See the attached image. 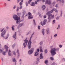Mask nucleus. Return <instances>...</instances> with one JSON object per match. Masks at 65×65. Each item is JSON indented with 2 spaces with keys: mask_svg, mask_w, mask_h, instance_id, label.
Listing matches in <instances>:
<instances>
[{
  "mask_svg": "<svg viewBox=\"0 0 65 65\" xmlns=\"http://www.w3.org/2000/svg\"><path fill=\"white\" fill-rule=\"evenodd\" d=\"M59 48H55L51 50L50 51L51 55L53 56L54 55H56V51H59Z\"/></svg>",
  "mask_w": 65,
  "mask_h": 65,
  "instance_id": "1",
  "label": "nucleus"
},
{
  "mask_svg": "<svg viewBox=\"0 0 65 65\" xmlns=\"http://www.w3.org/2000/svg\"><path fill=\"white\" fill-rule=\"evenodd\" d=\"M34 32H33V33L32 34L31 36V37L30 39L28 41V48L30 49V48L31 47V43H32V42L31 41V38L32 37V36L34 35Z\"/></svg>",
  "mask_w": 65,
  "mask_h": 65,
  "instance_id": "2",
  "label": "nucleus"
},
{
  "mask_svg": "<svg viewBox=\"0 0 65 65\" xmlns=\"http://www.w3.org/2000/svg\"><path fill=\"white\" fill-rule=\"evenodd\" d=\"M13 18L15 20H16V21H18V20L20 21V17H19L18 18V15H14L13 17Z\"/></svg>",
  "mask_w": 65,
  "mask_h": 65,
  "instance_id": "3",
  "label": "nucleus"
},
{
  "mask_svg": "<svg viewBox=\"0 0 65 65\" xmlns=\"http://www.w3.org/2000/svg\"><path fill=\"white\" fill-rule=\"evenodd\" d=\"M51 18H52V19H54V15H52V14H50L48 16V20H51Z\"/></svg>",
  "mask_w": 65,
  "mask_h": 65,
  "instance_id": "4",
  "label": "nucleus"
},
{
  "mask_svg": "<svg viewBox=\"0 0 65 65\" xmlns=\"http://www.w3.org/2000/svg\"><path fill=\"white\" fill-rule=\"evenodd\" d=\"M28 19H33V16L32 15V14L31 13L29 12L28 13Z\"/></svg>",
  "mask_w": 65,
  "mask_h": 65,
  "instance_id": "5",
  "label": "nucleus"
},
{
  "mask_svg": "<svg viewBox=\"0 0 65 65\" xmlns=\"http://www.w3.org/2000/svg\"><path fill=\"white\" fill-rule=\"evenodd\" d=\"M46 21V20H44V21H43V22L41 21V24L42 26H44V25H45L46 24V21Z\"/></svg>",
  "mask_w": 65,
  "mask_h": 65,
  "instance_id": "6",
  "label": "nucleus"
},
{
  "mask_svg": "<svg viewBox=\"0 0 65 65\" xmlns=\"http://www.w3.org/2000/svg\"><path fill=\"white\" fill-rule=\"evenodd\" d=\"M31 50H29L28 52V53L29 55H31V54H32V53H33V51H34V48H32L31 49Z\"/></svg>",
  "mask_w": 65,
  "mask_h": 65,
  "instance_id": "7",
  "label": "nucleus"
},
{
  "mask_svg": "<svg viewBox=\"0 0 65 65\" xmlns=\"http://www.w3.org/2000/svg\"><path fill=\"white\" fill-rule=\"evenodd\" d=\"M46 4H48L49 5H51L52 3L51 2V1L50 0H46Z\"/></svg>",
  "mask_w": 65,
  "mask_h": 65,
  "instance_id": "8",
  "label": "nucleus"
},
{
  "mask_svg": "<svg viewBox=\"0 0 65 65\" xmlns=\"http://www.w3.org/2000/svg\"><path fill=\"white\" fill-rule=\"evenodd\" d=\"M6 33V31H5V30H4L3 32L1 34V36L2 37H4V35H5V33Z\"/></svg>",
  "mask_w": 65,
  "mask_h": 65,
  "instance_id": "9",
  "label": "nucleus"
},
{
  "mask_svg": "<svg viewBox=\"0 0 65 65\" xmlns=\"http://www.w3.org/2000/svg\"><path fill=\"white\" fill-rule=\"evenodd\" d=\"M54 11V9H52L50 11L48 12L47 13H46V15H48V14H50L51 13H52V12H53Z\"/></svg>",
  "mask_w": 65,
  "mask_h": 65,
  "instance_id": "10",
  "label": "nucleus"
},
{
  "mask_svg": "<svg viewBox=\"0 0 65 65\" xmlns=\"http://www.w3.org/2000/svg\"><path fill=\"white\" fill-rule=\"evenodd\" d=\"M5 49L6 50V52H8V48L9 47L7 46H6V45H5Z\"/></svg>",
  "mask_w": 65,
  "mask_h": 65,
  "instance_id": "11",
  "label": "nucleus"
},
{
  "mask_svg": "<svg viewBox=\"0 0 65 65\" xmlns=\"http://www.w3.org/2000/svg\"><path fill=\"white\" fill-rule=\"evenodd\" d=\"M13 38H14L15 39L17 38V32H15V34L13 36Z\"/></svg>",
  "mask_w": 65,
  "mask_h": 65,
  "instance_id": "12",
  "label": "nucleus"
},
{
  "mask_svg": "<svg viewBox=\"0 0 65 65\" xmlns=\"http://www.w3.org/2000/svg\"><path fill=\"white\" fill-rule=\"evenodd\" d=\"M45 5H43L42 6V9L43 10H44V9L45 8Z\"/></svg>",
  "mask_w": 65,
  "mask_h": 65,
  "instance_id": "13",
  "label": "nucleus"
},
{
  "mask_svg": "<svg viewBox=\"0 0 65 65\" xmlns=\"http://www.w3.org/2000/svg\"><path fill=\"white\" fill-rule=\"evenodd\" d=\"M24 41L25 42V43H26V45H27V43H28V40H27V38H26Z\"/></svg>",
  "mask_w": 65,
  "mask_h": 65,
  "instance_id": "14",
  "label": "nucleus"
},
{
  "mask_svg": "<svg viewBox=\"0 0 65 65\" xmlns=\"http://www.w3.org/2000/svg\"><path fill=\"white\" fill-rule=\"evenodd\" d=\"M43 57L42 56V53H41L40 54V59H43Z\"/></svg>",
  "mask_w": 65,
  "mask_h": 65,
  "instance_id": "15",
  "label": "nucleus"
},
{
  "mask_svg": "<svg viewBox=\"0 0 65 65\" xmlns=\"http://www.w3.org/2000/svg\"><path fill=\"white\" fill-rule=\"evenodd\" d=\"M30 5H31L32 6H35V3L33 2L31 3V4H30Z\"/></svg>",
  "mask_w": 65,
  "mask_h": 65,
  "instance_id": "16",
  "label": "nucleus"
},
{
  "mask_svg": "<svg viewBox=\"0 0 65 65\" xmlns=\"http://www.w3.org/2000/svg\"><path fill=\"white\" fill-rule=\"evenodd\" d=\"M25 13H26V12H23V15L22 16V19H24V14H25Z\"/></svg>",
  "mask_w": 65,
  "mask_h": 65,
  "instance_id": "17",
  "label": "nucleus"
},
{
  "mask_svg": "<svg viewBox=\"0 0 65 65\" xmlns=\"http://www.w3.org/2000/svg\"><path fill=\"white\" fill-rule=\"evenodd\" d=\"M11 51H10V50H9V52L8 53L9 56H11V53H11Z\"/></svg>",
  "mask_w": 65,
  "mask_h": 65,
  "instance_id": "18",
  "label": "nucleus"
},
{
  "mask_svg": "<svg viewBox=\"0 0 65 65\" xmlns=\"http://www.w3.org/2000/svg\"><path fill=\"white\" fill-rule=\"evenodd\" d=\"M17 53L18 54V56L19 57V56H20V53H19V50H17Z\"/></svg>",
  "mask_w": 65,
  "mask_h": 65,
  "instance_id": "19",
  "label": "nucleus"
},
{
  "mask_svg": "<svg viewBox=\"0 0 65 65\" xmlns=\"http://www.w3.org/2000/svg\"><path fill=\"white\" fill-rule=\"evenodd\" d=\"M49 28H48L46 30V33L47 34H48V33H49V32L48 31H49Z\"/></svg>",
  "mask_w": 65,
  "mask_h": 65,
  "instance_id": "20",
  "label": "nucleus"
},
{
  "mask_svg": "<svg viewBox=\"0 0 65 65\" xmlns=\"http://www.w3.org/2000/svg\"><path fill=\"white\" fill-rule=\"evenodd\" d=\"M38 52H36L35 54V56H38Z\"/></svg>",
  "mask_w": 65,
  "mask_h": 65,
  "instance_id": "21",
  "label": "nucleus"
},
{
  "mask_svg": "<svg viewBox=\"0 0 65 65\" xmlns=\"http://www.w3.org/2000/svg\"><path fill=\"white\" fill-rule=\"evenodd\" d=\"M42 33L43 35L44 34V29H43L42 30Z\"/></svg>",
  "mask_w": 65,
  "mask_h": 65,
  "instance_id": "22",
  "label": "nucleus"
},
{
  "mask_svg": "<svg viewBox=\"0 0 65 65\" xmlns=\"http://www.w3.org/2000/svg\"><path fill=\"white\" fill-rule=\"evenodd\" d=\"M12 60L13 62H15V63L16 62V60H15V59L14 58H12Z\"/></svg>",
  "mask_w": 65,
  "mask_h": 65,
  "instance_id": "23",
  "label": "nucleus"
},
{
  "mask_svg": "<svg viewBox=\"0 0 65 65\" xmlns=\"http://www.w3.org/2000/svg\"><path fill=\"white\" fill-rule=\"evenodd\" d=\"M23 24H20V25H18L19 27H22V26H23Z\"/></svg>",
  "mask_w": 65,
  "mask_h": 65,
  "instance_id": "24",
  "label": "nucleus"
},
{
  "mask_svg": "<svg viewBox=\"0 0 65 65\" xmlns=\"http://www.w3.org/2000/svg\"><path fill=\"white\" fill-rule=\"evenodd\" d=\"M40 52L42 53V47L41 46H40Z\"/></svg>",
  "mask_w": 65,
  "mask_h": 65,
  "instance_id": "25",
  "label": "nucleus"
},
{
  "mask_svg": "<svg viewBox=\"0 0 65 65\" xmlns=\"http://www.w3.org/2000/svg\"><path fill=\"white\" fill-rule=\"evenodd\" d=\"M13 54L15 56H16V53H15V52L14 51H13Z\"/></svg>",
  "mask_w": 65,
  "mask_h": 65,
  "instance_id": "26",
  "label": "nucleus"
},
{
  "mask_svg": "<svg viewBox=\"0 0 65 65\" xmlns=\"http://www.w3.org/2000/svg\"><path fill=\"white\" fill-rule=\"evenodd\" d=\"M50 58L51 60H52V61H53V60H54V58H53V57H51Z\"/></svg>",
  "mask_w": 65,
  "mask_h": 65,
  "instance_id": "27",
  "label": "nucleus"
},
{
  "mask_svg": "<svg viewBox=\"0 0 65 65\" xmlns=\"http://www.w3.org/2000/svg\"><path fill=\"white\" fill-rule=\"evenodd\" d=\"M44 52L45 54H46V53H47V50L46 49L44 51Z\"/></svg>",
  "mask_w": 65,
  "mask_h": 65,
  "instance_id": "28",
  "label": "nucleus"
},
{
  "mask_svg": "<svg viewBox=\"0 0 65 65\" xmlns=\"http://www.w3.org/2000/svg\"><path fill=\"white\" fill-rule=\"evenodd\" d=\"M32 0H29V1H28V4H30V3H31V1H32Z\"/></svg>",
  "mask_w": 65,
  "mask_h": 65,
  "instance_id": "29",
  "label": "nucleus"
},
{
  "mask_svg": "<svg viewBox=\"0 0 65 65\" xmlns=\"http://www.w3.org/2000/svg\"><path fill=\"white\" fill-rule=\"evenodd\" d=\"M19 7H18L17 11H19Z\"/></svg>",
  "mask_w": 65,
  "mask_h": 65,
  "instance_id": "30",
  "label": "nucleus"
},
{
  "mask_svg": "<svg viewBox=\"0 0 65 65\" xmlns=\"http://www.w3.org/2000/svg\"><path fill=\"white\" fill-rule=\"evenodd\" d=\"M16 23L17 24H20V22H19V21H18V20L17 22H16Z\"/></svg>",
  "mask_w": 65,
  "mask_h": 65,
  "instance_id": "31",
  "label": "nucleus"
},
{
  "mask_svg": "<svg viewBox=\"0 0 65 65\" xmlns=\"http://www.w3.org/2000/svg\"><path fill=\"white\" fill-rule=\"evenodd\" d=\"M62 61H63L64 62L65 61V59L64 58H62Z\"/></svg>",
  "mask_w": 65,
  "mask_h": 65,
  "instance_id": "32",
  "label": "nucleus"
},
{
  "mask_svg": "<svg viewBox=\"0 0 65 65\" xmlns=\"http://www.w3.org/2000/svg\"><path fill=\"white\" fill-rule=\"evenodd\" d=\"M48 62L47 61V60H46L45 61V64H47V63Z\"/></svg>",
  "mask_w": 65,
  "mask_h": 65,
  "instance_id": "33",
  "label": "nucleus"
},
{
  "mask_svg": "<svg viewBox=\"0 0 65 65\" xmlns=\"http://www.w3.org/2000/svg\"><path fill=\"white\" fill-rule=\"evenodd\" d=\"M23 45H24V47H26V45H25V43H23Z\"/></svg>",
  "mask_w": 65,
  "mask_h": 65,
  "instance_id": "34",
  "label": "nucleus"
},
{
  "mask_svg": "<svg viewBox=\"0 0 65 65\" xmlns=\"http://www.w3.org/2000/svg\"><path fill=\"white\" fill-rule=\"evenodd\" d=\"M25 4H26V6H28V3L26 2Z\"/></svg>",
  "mask_w": 65,
  "mask_h": 65,
  "instance_id": "35",
  "label": "nucleus"
},
{
  "mask_svg": "<svg viewBox=\"0 0 65 65\" xmlns=\"http://www.w3.org/2000/svg\"><path fill=\"white\" fill-rule=\"evenodd\" d=\"M56 3V2H53L52 3L53 5H55Z\"/></svg>",
  "mask_w": 65,
  "mask_h": 65,
  "instance_id": "36",
  "label": "nucleus"
},
{
  "mask_svg": "<svg viewBox=\"0 0 65 65\" xmlns=\"http://www.w3.org/2000/svg\"><path fill=\"white\" fill-rule=\"evenodd\" d=\"M19 4L20 6H22V2H20V3Z\"/></svg>",
  "mask_w": 65,
  "mask_h": 65,
  "instance_id": "37",
  "label": "nucleus"
},
{
  "mask_svg": "<svg viewBox=\"0 0 65 65\" xmlns=\"http://www.w3.org/2000/svg\"><path fill=\"white\" fill-rule=\"evenodd\" d=\"M33 22H34V25H36V23H35V20H33Z\"/></svg>",
  "mask_w": 65,
  "mask_h": 65,
  "instance_id": "38",
  "label": "nucleus"
},
{
  "mask_svg": "<svg viewBox=\"0 0 65 65\" xmlns=\"http://www.w3.org/2000/svg\"><path fill=\"white\" fill-rule=\"evenodd\" d=\"M54 9V10L55 12H58V11L57 10V9Z\"/></svg>",
  "mask_w": 65,
  "mask_h": 65,
  "instance_id": "39",
  "label": "nucleus"
},
{
  "mask_svg": "<svg viewBox=\"0 0 65 65\" xmlns=\"http://www.w3.org/2000/svg\"><path fill=\"white\" fill-rule=\"evenodd\" d=\"M12 31H14V28L13 27H12Z\"/></svg>",
  "mask_w": 65,
  "mask_h": 65,
  "instance_id": "40",
  "label": "nucleus"
},
{
  "mask_svg": "<svg viewBox=\"0 0 65 65\" xmlns=\"http://www.w3.org/2000/svg\"><path fill=\"white\" fill-rule=\"evenodd\" d=\"M16 8V6H14L13 7V9H15Z\"/></svg>",
  "mask_w": 65,
  "mask_h": 65,
  "instance_id": "41",
  "label": "nucleus"
},
{
  "mask_svg": "<svg viewBox=\"0 0 65 65\" xmlns=\"http://www.w3.org/2000/svg\"><path fill=\"white\" fill-rule=\"evenodd\" d=\"M59 47H60V48H61V47H62V46L61 45H59Z\"/></svg>",
  "mask_w": 65,
  "mask_h": 65,
  "instance_id": "42",
  "label": "nucleus"
},
{
  "mask_svg": "<svg viewBox=\"0 0 65 65\" xmlns=\"http://www.w3.org/2000/svg\"><path fill=\"white\" fill-rule=\"evenodd\" d=\"M57 36V34H55L54 36V37H56Z\"/></svg>",
  "mask_w": 65,
  "mask_h": 65,
  "instance_id": "43",
  "label": "nucleus"
},
{
  "mask_svg": "<svg viewBox=\"0 0 65 65\" xmlns=\"http://www.w3.org/2000/svg\"><path fill=\"white\" fill-rule=\"evenodd\" d=\"M59 1V2H61V0H57V2H58Z\"/></svg>",
  "mask_w": 65,
  "mask_h": 65,
  "instance_id": "44",
  "label": "nucleus"
},
{
  "mask_svg": "<svg viewBox=\"0 0 65 65\" xmlns=\"http://www.w3.org/2000/svg\"><path fill=\"white\" fill-rule=\"evenodd\" d=\"M2 54L4 55H5V53L4 52H3L2 53Z\"/></svg>",
  "mask_w": 65,
  "mask_h": 65,
  "instance_id": "45",
  "label": "nucleus"
},
{
  "mask_svg": "<svg viewBox=\"0 0 65 65\" xmlns=\"http://www.w3.org/2000/svg\"><path fill=\"white\" fill-rule=\"evenodd\" d=\"M22 6H20L19 8V9H22Z\"/></svg>",
  "mask_w": 65,
  "mask_h": 65,
  "instance_id": "46",
  "label": "nucleus"
},
{
  "mask_svg": "<svg viewBox=\"0 0 65 65\" xmlns=\"http://www.w3.org/2000/svg\"><path fill=\"white\" fill-rule=\"evenodd\" d=\"M54 23H55V20H54L53 21V24H54Z\"/></svg>",
  "mask_w": 65,
  "mask_h": 65,
  "instance_id": "47",
  "label": "nucleus"
},
{
  "mask_svg": "<svg viewBox=\"0 0 65 65\" xmlns=\"http://www.w3.org/2000/svg\"><path fill=\"white\" fill-rule=\"evenodd\" d=\"M37 52H39V49H37Z\"/></svg>",
  "mask_w": 65,
  "mask_h": 65,
  "instance_id": "48",
  "label": "nucleus"
},
{
  "mask_svg": "<svg viewBox=\"0 0 65 65\" xmlns=\"http://www.w3.org/2000/svg\"><path fill=\"white\" fill-rule=\"evenodd\" d=\"M2 49H0V53H1L2 52Z\"/></svg>",
  "mask_w": 65,
  "mask_h": 65,
  "instance_id": "49",
  "label": "nucleus"
},
{
  "mask_svg": "<svg viewBox=\"0 0 65 65\" xmlns=\"http://www.w3.org/2000/svg\"><path fill=\"white\" fill-rule=\"evenodd\" d=\"M43 42H40V45H41L42 44V43Z\"/></svg>",
  "mask_w": 65,
  "mask_h": 65,
  "instance_id": "50",
  "label": "nucleus"
},
{
  "mask_svg": "<svg viewBox=\"0 0 65 65\" xmlns=\"http://www.w3.org/2000/svg\"><path fill=\"white\" fill-rule=\"evenodd\" d=\"M38 28L39 30V29H40V26H38Z\"/></svg>",
  "mask_w": 65,
  "mask_h": 65,
  "instance_id": "51",
  "label": "nucleus"
},
{
  "mask_svg": "<svg viewBox=\"0 0 65 65\" xmlns=\"http://www.w3.org/2000/svg\"><path fill=\"white\" fill-rule=\"evenodd\" d=\"M46 15H44V19H45V18H46Z\"/></svg>",
  "mask_w": 65,
  "mask_h": 65,
  "instance_id": "52",
  "label": "nucleus"
},
{
  "mask_svg": "<svg viewBox=\"0 0 65 65\" xmlns=\"http://www.w3.org/2000/svg\"><path fill=\"white\" fill-rule=\"evenodd\" d=\"M61 17H62V11H61Z\"/></svg>",
  "mask_w": 65,
  "mask_h": 65,
  "instance_id": "53",
  "label": "nucleus"
},
{
  "mask_svg": "<svg viewBox=\"0 0 65 65\" xmlns=\"http://www.w3.org/2000/svg\"><path fill=\"white\" fill-rule=\"evenodd\" d=\"M15 44H14L12 45V47H14V46H15Z\"/></svg>",
  "mask_w": 65,
  "mask_h": 65,
  "instance_id": "54",
  "label": "nucleus"
},
{
  "mask_svg": "<svg viewBox=\"0 0 65 65\" xmlns=\"http://www.w3.org/2000/svg\"><path fill=\"white\" fill-rule=\"evenodd\" d=\"M62 1V3H64V0H61Z\"/></svg>",
  "mask_w": 65,
  "mask_h": 65,
  "instance_id": "55",
  "label": "nucleus"
},
{
  "mask_svg": "<svg viewBox=\"0 0 65 65\" xmlns=\"http://www.w3.org/2000/svg\"><path fill=\"white\" fill-rule=\"evenodd\" d=\"M39 15L40 17V18H41V14H39Z\"/></svg>",
  "mask_w": 65,
  "mask_h": 65,
  "instance_id": "56",
  "label": "nucleus"
},
{
  "mask_svg": "<svg viewBox=\"0 0 65 65\" xmlns=\"http://www.w3.org/2000/svg\"><path fill=\"white\" fill-rule=\"evenodd\" d=\"M58 5H57V4L56 5V6H55V7H58Z\"/></svg>",
  "mask_w": 65,
  "mask_h": 65,
  "instance_id": "57",
  "label": "nucleus"
},
{
  "mask_svg": "<svg viewBox=\"0 0 65 65\" xmlns=\"http://www.w3.org/2000/svg\"><path fill=\"white\" fill-rule=\"evenodd\" d=\"M4 30V28H3L1 32H2V31H3V30Z\"/></svg>",
  "mask_w": 65,
  "mask_h": 65,
  "instance_id": "58",
  "label": "nucleus"
},
{
  "mask_svg": "<svg viewBox=\"0 0 65 65\" xmlns=\"http://www.w3.org/2000/svg\"><path fill=\"white\" fill-rule=\"evenodd\" d=\"M17 14L19 15V16H20V13H17Z\"/></svg>",
  "mask_w": 65,
  "mask_h": 65,
  "instance_id": "59",
  "label": "nucleus"
},
{
  "mask_svg": "<svg viewBox=\"0 0 65 65\" xmlns=\"http://www.w3.org/2000/svg\"><path fill=\"white\" fill-rule=\"evenodd\" d=\"M20 0H17L18 2L17 3H19V2H20Z\"/></svg>",
  "mask_w": 65,
  "mask_h": 65,
  "instance_id": "60",
  "label": "nucleus"
},
{
  "mask_svg": "<svg viewBox=\"0 0 65 65\" xmlns=\"http://www.w3.org/2000/svg\"><path fill=\"white\" fill-rule=\"evenodd\" d=\"M21 1L22 3H23V0H21Z\"/></svg>",
  "mask_w": 65,
  "mask_h": 65,
  "instance_id": "61",
  "label": "nucleus"
},
{
  "mask_svg": "<svg viewBox=\"0 0 65 65\" xmlns=\"http://www.w3.org/2000/svg\"><path fill=\"white\" fill-rule=\"evenodd\" d=\"M59 19V17H57L56 18V20H58Z\"/></svg>",
  "mask_w": 65,
  "mask_h": 65,
  "instance_id": "62",
  "label": "nucleus"
},
{
  "mask_svg": "<svg viewBox=\"0 0 65 65\" xmlns=\"http://www.w3.org/2000/svg\"><path fill=\"white\" fill-rule=\"evenodd\" d=\"M43 2H45V0H42Z\"/></svg>",
  "mask_w": 65,
  "mask_h": 65,
  "instance_id": "63",
  "label": "nucleus"
},
{
  "mask_svg": "<svg viewBox=\"0 0 65 65\" xmlns=\"http://www.w3.org/2000/svg\"><path fill=\"white\" fill-rule=\"evenodd\" d=\"M37 61H39V58H37Z\"/></svg>",
  "mask_w": 65,
  "mask_h": 65,
  "instance_id": "64",
  "label": "nucleus"
}]
</instances>
